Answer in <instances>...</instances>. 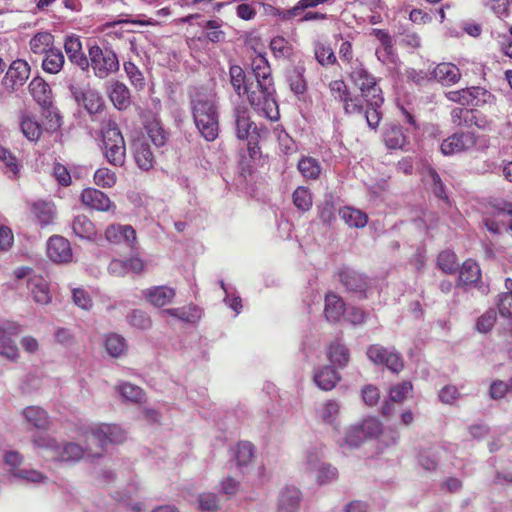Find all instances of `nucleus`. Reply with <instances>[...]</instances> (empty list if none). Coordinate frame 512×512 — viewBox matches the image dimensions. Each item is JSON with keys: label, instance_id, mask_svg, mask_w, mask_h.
Wrapping results in <instances>:
<instances>
[{"label": "nucleus", "instance_id": "1", "mask_svg": "<svg viewBox=\"0 0 512 512\" xmlns=\"http://www.w3.org/2000/svg\"><path fill=\"white\" fill-rule=\"evenodd\" d=\"M125 440L124 430L116 424H95L86 435L85 448L75 442L62 441L48 435H37L32 439L36 449L42 450L43 456L64 463H76L84 457H101L105 447L110 443H121Z\"/></svg>", "mask_w": 512, "mask_h": 512}, {"label": "nucleus", "instance_id": "2", "mask_svg": "<svg viewBox=\"0 0 512 512\" xmlns=\"http://www.w3.org/2000/svg\"><path fill=\"white\" fill-rule=\"evenodd\" d=\"M190 107L201 136L207 141H214L219 134L216 95L206 88H194L190 92Z\"/></svg>", "mask_w": 512, "mask_h": 512}, {"label": "nucleus", "instance_id": "3", "mask_svg": "<svg viewBox=\"0 0 512 512\" xmlns=\"http://www.w3.org/2000/svg\"><path fill=\"white\" fill-rule=\"evenodd\" d=\"M269 88L266 90L262 83L251 82L249 86H245L244 94L247 95L250 105L258 114L271 121H277L279 119V109L274 96V84H271Z\"/></svg>", "mask_w": 512, "mask_h": 512}, {"label": "nucleus", "instance_id": "4", "mask_svg": "<svg viewBox=\"0 0 512 512\" xmlns=\"http://www.w3.org/2000/svg\"><path fill=\"white\" fill-rule=\"evenodd\" d=\"M87 52L88 70L91 69L96 78L106 79L119 70L120 62L113 49L91 44L88 45Z\"/></svg>", "mask_w": 512, "mask_h": 512}, {"label": "nucleus", "instance_id": "5", "mask_svg": "<svg viewBox=\"0 0 512 512\" xmlns=\"http://www.w3.org/2000/svg\"><path fill=\"white\" fill-rule=\"evenodd\" d=\"M102 142L107 161L114 166H122L125 162V142L115 122L108 121L103 126Z\"/></svg>", "mask_w": 512, "mask_h": 512}, {"label": "nucleus", "instance_id": "6", "mask_svg": "<svg viewBox=\"0 0 512 512\" xmlns=\"http://www.w3.org/2000/svg\"><path fill=\"white\" fill-rule=\"evenodd\" d=\"M382 432V424L376 418L364 419L361 423L350 425L343 439V445L350 448L359 447L369 438L377 437Z\"/></svg>", "mask_w": 512, "mask_h": 512}, {"label": "nucleus", "instance_id": "7", "mask_svg": "<svg viewBox=\"0 0 512 512\" xmlns=\"http://www.w3.org/2000/svg\"><path fill=\"white\" fill-rule=\"evenodd\" d=\"M351 79L360 89L362 98L367 105L382 106L384 98L375 78L363 67H356L351 72Z\"/></svg>", "mask_w": 512, "mask_h": 512}, {"label": "nucleus", "instance_id": "8", "mask_svg": "<svg viewBox=\"0 0 512 512\" xmlns=\"http://www.w3.org/2000/svg\"><path fill=\"white\" fill-rule=\"evenodd\" d=\"M366 355L375 365L385 366L393 373H399L404 368L403 358L395 349L373 344L367 348Z\"/></svg>", "mask_w": 512, "mask_h": 512}, {"label": "nucleus", "instance_id": "9", "mask_svg": "<svg viewBox=\"0 0 512 512\" xmlns=\"http://www.w3.org/2000/svg\"><path fill=\"white\" fill-rule=\"evenodd\" d=\"M21 332V326L16 322H5L0 325V356L11 362H17L20 351L12 336Z\"/></svg>", "mask_w": 512, "mask_h": 512}, {"label": "nucleus", "instance_id": "10", "mask_svg": "<svg viewBox=\"0 0 512 512\" xmlns=\"http://www.w3.org/2000/svg\"><path fill=\"white\" fill-rule=\"evenodd\" d=\"M477 137L471 132L455 133L444 139L441 143V152L446 155L461 153L475 147Z\"/></svg>", "mask_w": 512, "mask_h": 512}, {"label": "nucleus", "instance_id": "11", "mask_svg": "<svg viewBox=\"0 0 512 512\" xmlns=\"http://www.w3.org/2000/svg\"><path fill=\"white\" fill-rule=\"evenodd\" d=\"M80 200L82 204L90 209L107 212H115L116 205L102 191L95 188H86L82 191Z\"/></svg>", "mask_w": 512, "mask_h": 512}, {"label": "nucleus", "instance_id": "12", "mask_svg": "<svg viewBox=\"0 0 512 512\" xmlns=\"http://www.w3.org/2000/svg\"><path fill=\"white\" fill-rule=\"evenodd\" d=\"M105 238L112 244H124L134 248L136 232L130 225L111 224L105 230Z\"/></svg>", "mask_w": 512, "mask_h": 512}, {"label": "nucleus", "instance_id": "13", "mask_svg": "<svg viewBox=\"0 0 512 512\" xmlns=\"http://www.w3.org/2000/svg\"><path fill=\"white\" fill-rule=\"evenodd\" d=\"M63 46L69 61L78 66L82 71H88V55L83 52L80 37L74 34L67 35Z\"/></svg>", "mask_w": 512, "mask_h": 512}, {"label": "nucleus", "instance_id": "14", "mask_svg": "<svg viewBox=\"0 0 512 512\" xmlns=\"http://www.w3.org/2000/svg\"><path fill=\"white\" fill-rule=\"evenodd\" d=\"M30 75V67L24 60H15L10 65L4 78L3 84L7 88L16 89L27 81Z\"/></svg>", "mask_w": 512, "mask_h": 512}, {"label": "nucleus", "instance_id": "15", "mask_svg": "<svg viewBox=\"0 0 512 512\" xmlns=\"http://www.w3.org/2000/svg\"><path fill=\"white\" fill-rule=\"evenodd\" d=\"M47 255L56 263L68 262L72 258L70 243L62 236H53L47 243Z\"/></svg>", "mask_w": 512, "mask_h": 512}, {"label": "nucleus", "instance_id": "16", "mask_svg": "<svg viewBox=\"0 0 512 512\" xmlns=\"http://www.w3.org/2000/svg\"><path fill=\"white\" fill-rule=\"evenodd\" d=\"M143 296L153 306L163 307L172 303L176 292L168 286H155L144 290Z\"/></svg>", "mask_w": 512, "mask_h": 512}, {"label": "nucleus", "instance_id": "17", "mask_svg": "<svg viewBox=\"0 0 512 512\" xmlns=\"http://www.w3.org/2000/svg\"><path fill=\"white\" fill-rule=\"evenodd\" d=\"M255 83H262L264 89H270L269 86L274 84L271 75V68L267 59L263 55H256L251 63Z\"/></svg>", "mask_w": 512, "mask_h": 512}, {"label": "nucleus", "instance_id": "18", "mask_svg": "<svg viewBox=\"0 0 512 512\" xmlns=\"http://www.w3.org/2000/svg\"><path fill=\"white\" fill-rule=\"evenodd\" d=\"M28 290L33 300L41 305L48 304L51 300L47 281L38 275H33L27 281Z\"/></svg>", "mask_w": 512, "mask_h": 512}, {"label": "nucleus", "instance_id": "19", "mask_svg": "<svg viewBox=\"0 0 512 512\" xmlns=\"http://www.w3.org/2000/svg\"><path fill=\"white\" fill-rule=\"evenodd\" d=\"M133 154L137 166L148 171L153 168L155 159L150 146L143 140H137L133 143Z\"/></svg>", "mask_w": 512, "mask_h": 512}, {"label": "nucleus", "instance_id": "20", "mask_svg": "<svg viewBox=\"0 0 512 512\" xmlns=\"http://www.w3.org/2000/svg\"><path fill=\"white\" fill-rule=\"evenodd\" d=\"M340 282L347 290L363 293L368 286L366 278L358 272L345 268L339 273Z\"/></svg>", "mask_w": 512, "mask_h": 512}, {"label": "nucleus", "instance_id": "21", "mask_svg": "<svg viewBox=\"0 0 512 512\" xmlns=\"http://www.w3.org/2000/svg\"><path fill=\"white\" fill-rule=\"evenodd\" d=\"M71 227L73 233L81 239L93 241L97 236L94 223L86 215L76 216L71 223Z\"/></svg>", "mask_w": 512, "mask_h": 512}, {"label": "nucleus", "instance_id": "22", "mask_svg": "<svg viewBox=\"0 0 512 512\" xmlns=\"http://www.w3.org/2000/svg\"><path fill=\"white\" fill-rule=\"evenodd\" d=\"M123 401L140 404L145 401V392L143 389L130 382H120L114 387Z\"/></svg>", "mask_w": 512, "mask_h": 512}, {"label": "nucleus", "instance_id": "23", "mask_svg": "<svg viewBox=\"0 0 512 512\" xmlns=\"http://www.w3.org/2000/svg\"><path fill=\"white\" fill-rule=\"evenodd\" d=\"M109 97L118 110H124L130 106V92L127 86L119 81L112 82L109 87Z\"/></svg>", "mask_w": 512, "mask_h": 512}, {"label": "nucleus", "instance_id": "24", "mask_svg": "<svg viewBox=\"0 0 512 512\" xmlns=\"http://www.w3.org/2000/svg\"><path fill=\"white\" fill-rule=\"evenodd\" d=\"M237 137L241 140L247 139L250 130L256 129L254 123L250 120L249 111L244 106H238L234 111Z\"/></svg>", "mask_w": 512, "mask_h": 512}, {"label": "nucleus", "instance_id": "25", "mask_svg": "<svg viewBox=\"0 0 512 512\" xmlns=\"http://www.w3.org/2000/svg\"><path fill=\"white\" fill-rule=\"evenodd\" d=\"M433 76L443 85H452L460 79V71L452 63H440L434 68Z\"/></svg>", "mask_w": 512, "mask_h": 512}, {"label": "nucleus", "instance_id": "26", "mask_svg": "<svg viewBox=\"0 0 512 512\" xmlns=\"http://www.w3.org/2000/svg\"><path fill=\"white\" fill-rule=\"evenodd\" d=\"M345 305L342 299L334 293H329L325 297L324 314L328 321L337 322L343 316Z\"/></svg>", "mask_w": 512, "mask_h": 512}, {"label": "nucleus", "instance_id": "27", "mask_svg": "<svg viewBox=\"0 0 512 512\" xmlns=\"http://www.w3.org/2000/svg\"><path fill=\"white\" fill-rule=\"evenodd\" d=\"M340 376L337 371L331 366H324L314 375V381L317 386L324 390H332L339 382Z\"/></svg>", "mask_w": 512, "mask_h": 512}, {"label": "nucleus", "instance_id": "28", "mask_svg": "<svg viewBox=\"0 0 512 512\" xmlns=\"http://www.w3.org/2000/svg\"><path fill=\"white\" fill-rule=\"evenodd\" d=\"M300 492L296 488H286L279 496L278 512H296L299 507Z\"/></svg>", "mask_w": 512, "mask_h": 512}, {"label": "nucleus", "instance_id": "29", "mask_svg": "<svg viewBox=\"0 0 512 512\" xmlns=\"http://www.w3.org/2000/svg\"><path fill=\"white\" fill-rule=\"evenodd\" d=\"M29 91L39 105L48 106L51 103V90L42 78H34L29 84Z\"/></svg>", "mask_w": 512, "mask_h": 512}, {"label": "nucleus", "instance_id": "30", "mask_svg": "<svg viewBox=\"0 0 512 512\" xmlns=\"http://www.w3.org/2000/svg\"><path fill=\"white\" fill-rule=\"evenodd\" d=\"M328 358L332 364L344 368L350 360L349 349L340 340L331 342L328 349Z\"/></svg>", "mask_w": 512, "mask_h": 512}, {"label": "nucleus", "instance_id": "31", "mask_svg": "<svg viewBox=\"0 0 512 512\" xmlns=\"http://www.w3.org/2000/svg\"><path fill=\"white\" fill-rule=\"evenodd\" d=\"M340 413V403L336 400H327L319 405L316 415L323 423L334 425Z\"/></svg>", "mask_w": 512, "mask_h": 512}, {"label": "nucleus", "instance_id": "32", "mask_svg": "<svg viewBox=\"0 0 512 512\" xmlns=\"http://www.w3.org/2000/svg\"><path fill=\"white\" fill-rule=\"evenodd\" d=\"M297 168L301 175L309 180H316L320 177L322 172V166L320 162L313 157H302L297 165Z\"/></svg>", "mask_w": 512, "mask_h": 512}, {"label": "nucleus", "instance_id": "33", "mask_svg": "<svg viewBox=\"0 0 512 512\" xmlns=\"http://www.w3.org/2000/svg\"><path fill=\"white\" fill-rule=\"evenodd\" d=\"M26 420L37 429H48L50 425L49 417L42 408L30 406L23 410Z\"/></svg>", "mask_w": 512, "mask_h": 512}, {"label": "nucleus", "instance_id": "34", "mask_svg": "<svg viewBox=\"0 0 512 512\" xmlns=\"http://www.w3.org/2000/svg\"><path fill=\"white\" fill-rule=\"evenodd\" d=\"M64 63L65 58L63 53L57 48H52L45 54L42 68L45 72L57 74L63 68Z\"/></svg>", "mask_w": 512, "mask_h": 512}, {"label": "nucleus", "instance_id": "35", "mask_svg": "<svg viewBox=\"0 0 512 512\" xmlns=\"http://www.w3.org/2000/svg\"><path fill=\"white\" fill-rule=\"evenodd\" d=\"M339 214L349 227L363 228L368 222L366 213L352 207L342 208Z\"/></svg>", "mask_w": 512, "mask_h": 512}, {"label": "nucleus", "instance_id": "36", "mask_svg": "<svg viewBox=\"0 0 512 512\" xmlns=\"http://www.w3.org/2000/svg\"><path fill=\"white\" fill-rule=\"evenodd\" d=\"M54 37L49 32H39L30 40V50L34 54H46L53 47Z\"/></svg>", "mask_w": 512, "mask_h": 512}, {"label": "nucleus", "instance_id": "37", "mask_svg": "<svg viewBox=\"0 0 512 512\" xmlns=\"http://www.w3.org/2000/svg\"><path fill=\"white\" fill-rule=\"evenodd\" d=\"M32 210L41 225L52 223L55 216V206L52 202L37 201L33 203Z\"/></svg>", "mask_w": 512, "mask_h": 512}, {"label": "nucleus", "instance_id": "38", "mask_svg": "<svg viewBox=\"0 0 512 512\" xmlns=\"http://www.w3.org/2000/svg\"><path fill=\"white\" fill-rule=\"evenodd\" d=\"M304 71L303 67H294L287 73V82L295 95H302L307 90Z\"/></svg>", "mask_w": 512, "mask_h": 512}, {"label": "nucleus", "instance_id": "39", "mask_svg": "<svg viewBox=\"0 0 512 512\" xmlns=\"http://www.w3.org/2000/svg\"><path fill=\"white\" fill-rule=\"evenodd\" d=\"M481 277L479 265L474 260H466L459 274V281L465 285L476 283Z\"/></svg>", "mask_w": 512, "mask_h": 512}, {"label": "nucleus", "instance_id": "40", "mask_svg": "<svg viewBox=\"0 0 512 512\" xmlns=\"http://www.w3.org/2000/svg\"><path fill=\"white\" fill-rule=\"evenodd\" d=\"M442 452V448H429L422 451L418 458L420 466L427 471L436 470L440 462Z\"/></svg>", "mask_w": 512, "mask_h": 512}, {"label": "nucleus", "instance_id": "41", "mask_svg": "<svg viewBox=\"0 0 512 512\" xmlns=\"http://www.w3.org/2000/svg\"><path fill=\"white\" fill-rule=\"evenodd\" d=\"M82 103L84 108L90 114L99 113L103 110L104 107V101L102 96L94 90H87L83 92Z\"/></svg>", "mask_w": 512, "mask_h": 512}, {"label": "nucleus", "instance_id": "42", "mask_svg": "<svg viewBox=\"0 0 512 512\" xmlns=\"http://www.w3.org/2000/svg\"><path fill=\"white\" fill-rule=\"evenodd\" d=\"M230 83L235 92L241 96L244 95L245 86H249L244 70L238 65H232L229 70Z\"/></svg>", "mask_w": 512, "mask_h": 512}, {"label": "nucleus", "instance_id": "43", "mask_svg": "<svg viewBox=\"0 0 512 512\" xmlns=\"http://www.w3.org/2000/svg\"><path fill=\"white\" fill-rule=\"evenodd\" d=\"M105 347L112 357H120L126 352L125 339L118 334H109L105 338Z\"/></svg>", "mask_w": 512, "mask_h": 512}, {"label": "nucleus", "instance_id": "44", "mask_svg": "<svg viewBox=\"0 0 512 512\" xmlns=\"http://www.w3.org/2000/svg\"><path fill=\"white\" fill-rule=\"evenodd\" d=\"M384 142L389 149H402L406 143L401 128L392 126L385 131Z\"/></svg>", "mask_w": 512, "mask_h": 512}, {"label": "nucleus", "instance_id": "45", "mask_svg": "<svg viewBox=\"0 0 512 512\" xmlns=\"http://www.w3.org/2000/svg\"><path fill=\"white\" fill-rule=\"evenodd\" d=\"M234 456L239 467L246 466L254 457V446L250 442H239L235 447Z\"/></svg>", "mask_w": 512, "mask_h": 512}, {"label": "nucleus", "instance_id": "46", "mask_svg": "<svg viewBox=\"0 0 512 512\" xmlns=\"http://www.w3.org/2000/svg\"><path fill=\"white\" fill-rule=\"evenodd\" d=\"M314 55L317 62L324 67L334 65L337 60L332 48L321 42L315 43Z\"/></svg>", "mask_w": 512, "mask_h": 512}, {"label": "nucleus", "instance_id": "47", "mask_svg": "<svg viewBox=\"0 0 512 512\" xmlns=\"http://www.w3.org/2000/svg\"><path fill=\"white\" fill-rule=\"evenodd\" d=\"M223 21L220 19L206 21L202 27L205 29V37L213 42H221L225 39V33L222 31Z\"/></svg>", "mask_w": 512, "mask_h": 512}, {"label": "nucleus", "instance_id": "48", "mask_svg": "<svg viewBox=\"0 0 512 512\" xmlns=\"http://www.w3.org/2000/svg\"><path fill=\"white\" fill-rule=\"evenodd\" d=\"M237 3L236 14L242 20H251L256 16L258 0H233Z\"/></svg>", "mask_w": 512, "mask_h": 512}, {"label": "nucleus", "instance_id": "49", "mask_svg": "<svg viewBox=\"0 0 512 512\" xmlns=\"http://www.w3.org/2000/svg\"><path fill=\"white\" fill-rule=\"evenodd\" d=\"M146 130L148 137L151 139L155 146L162 147L165 145L167 142V133L158 121L153 120L149 122L146 125Z\"/></svg>", "mask_w": 512, "mask_h": 512}, {"label": "nucleus", "instance_id": "50", "mask_svg": "<svg viewBox=\"0 0 512 512\" xmlns=\"http://www.w3.org/2000/svg\"><path fill=\"white\" fill-rule=\"evenodd\" d=\"M294 205L301 211H308L312 207V195L308 188L299 186L292 195Z\"/></svg>", "mask_w": 512, "mask_h": 512}, {"label": "nucleus", "instance_id": "51", "mask_svg": "<svg viewBox=\"0 0 512 512\" xmlns=\"http://www.w3.org/2000/svg\"><path fill=\"white\" fill-rule=\"evenodd\" d=\"M21 130L30 141H37L42 133L40 124L30 116H24L21 121Z\"/></svg>", "mask_w": 512, "mask_h": 512}, {"label": "nucleus", "instance_id": "52", "mask_svg": "<svg viewBox=\"0 0 512 512\" xmlns=\"http://www.w3.org/2000/svg\"><path fill=\"white\" fill-rule=\"evenodd\" d=\"M198 507L202 511H217L221 507V499L216 493L203 492L198 496Z\"/></svg>", "mask_w": 512, "mask_h": 512}, {"label": "nucleus", "instance_id": "53", "mask_svg": "<svg viewBox=\"0 0 512 512\" xmlns=\"http://www.w3.org/2000/svg\"><path fill=\"white\" fill-rule=\"evenodd\" d=\"M437 264L443 272L447 274L455 273L458 267L456 254L452 251L441 252L438 255Z\"/></svg>", "mask_w": 512, "mask_h": 512}, {"label": "nucleus", "instance_id": "54", "mask_svg": "<svg viewBox=\"0 0 512 512\" xmlns=\"http://www.w3.org/2000/svg\"><path fill=\"white\" fill-rule=\"evenodd\" d=\"M471 92L469 97V106H482L486 103H491L494 100V96L482 87H471L468 88Z\"/></svg>", "mask_w": 512, "mask_h": 512}, {"label": "nucleus", "instance_id": "55", "mask_svg": "<svg viewBox=\"0 0 512 512\" xmlns=\"http://www.w3.org/2000/svg\"><path fill=\"white\" fill-rule=\"evenodd\" d=\"M116 174L108 168H99L94 173V183L102 188H111L116 184Z\"/></svg>", "mask_w": 512, "mask_h": 512}, {"label": "nucleus", "instance_id": "56", "mask_svg": "<svg viewBox=\"0 0 512 512\" xmlns=\"http://www.w3.org/2000/svg\"><path fill=\"white\" fill-rule=\"evenodd\" d=\"M12 476L31 483H45L48 477L34 469L13 470Z\"/></svg>", "mask_w": 512, "mask_h": 512}, {"label": "nucleus", "instance_id": "57", "mask_svg": "<svg viewBox=\"0 0 512 512\" xmlns=\"http://www.w3.org/2000/svg\"><path fill=\"white\" fill-rule=\"evenodd\" d=\"M496 312L493 309L487 310L476 322V329L480 333H488L492 330L496 322Z\"/></svg>", "mask_w": 512, "mask_h": 512}, {"label": "nucleus", "instance_id": "58", "mask_svg": "<svg viewBox=\"0 0 512 512\" xmlns=\"http://www.w3.org/2000/svg\"><path fill=\"white\" fill-rule=\"evenodd\" d=\"M375 55L377 59L385 65H397L398 57L393 50V44L380 46L376 49Z\"/></svg>", "mask_w": 512, "mask_h": 512}, {"label": "nucleus", "instance_id": "59", "mask_svg": "<svg viewBox=\"0 0 512 512\" xmlns=\"http://www.w3.org/2000/svg\"><path fill=\"white\" fill-rule=\"evenodd\" d=\"M0 161L5 164L7 168L6 173H10L9 177H15L18 174L19 168L17 159L12 153L6 148L0 147Z\"/></svg>", "mask_w": 512, "mask_h": 512}, {"label": "nucleus", "instance_id": "60", "mask_svg": "<svg viewBox=\"0 0 512 512\" xmlns=\"http://www.w3.org/2000/svg\"><path fill=\"white\" fill-rule=\"evenodd\" d=\"M201 318V310L195 305H187L179 308V319L185 323H195Z\"/></svg>", "mask_w": 512, "mask_h": 512}, {"label": "nucleus", "instance_id": "61", "mask_svg": "<svg viewBox=\"0 0 512 512\" xmlns=\"http://www.w3.org/2000/svg\"><path fill=\"white\" fill-rule=\"evenodd\" d=\"M338 477V471L330 464H321L318 469L317 482L327 484L335 481Z\"/></svg>", "mask_w": 512, "mask_h": 512}, {"label": "nucleus", "instance_id": "62", "mask_svg": "<svg viewBox=\"0 0 512 512\" xmlns=\"http://www.w3.org/2000/svg\"><path fill=\"white\" fill-rule=\"evenodd\" d=\"M72 298L75 305L84 310H89L93 306L89 293L82 288H75L72 292Z\"/></svg>", "mask_w": 512, "mask_h": 512}, {"label": "nucleus", "instance_id": "63", "mask_svg": "<svg viewBox=\"0 0 512 512\" xmlns=\"http://www.w3.org/2000/svg\"><path fill=\"white\" fill-rule=\"evenodd\" d=\"M129 322L138 329H148L152 325L150 317L141 310H135L129 315Z\"/></svg>", "mask_w": 512, "mask_h": 512}, {"label": "nucleus", "instance_id": "64", "mask_svg": "<svg viewBox=\"0 0 512 512\" xmlns=\"http://www.w3.org/2000/svg\"><path fill=\"white\" fill-rule=\"evenodd\" d=\"M498 309L503 317L512 318V292H506L499 296Z\"/></svg>", "mask_w": 512, "mask_h": 512}]
</instances>
